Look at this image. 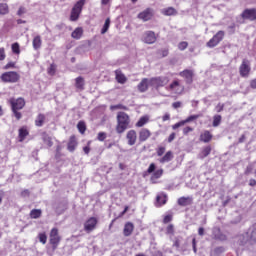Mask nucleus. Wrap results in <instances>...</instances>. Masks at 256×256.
I'll return each mask as SVG.
<instances>
[{
  "mask_svg": "<svg viewBox=\"0 0 256 256\" xmlns=\"http://www.w3.org/2000/svg\"><path fill=\"white\" fill-rule=\"evenodd\" d=\"M244 21H256V8H246L241 13Z\"/></svg>",
  "mask_w": 256,
  "mask_h": 256,
  "instance_id": "9",
  "label": "nucleus"
},
{
  "mask_svg": "<svg viewBox=\"0 0 256 256\" xmlns=\"http://www.w3.org/2000/svg\"><path fill=\"white\" fill-rule=\"evenodd\" d=\"M9 13V6L6 3L0 4V15H7Z\"/></svg>",
  "mask_w": 256,
  "mask_h": 256,
  "instance_id": "39",
  "label": "nucleus"
},
{
  "mask_svg": "<svg viewBox=\"0 0 256 256\" xmlns=\"http://www.w3.org/2000/svg\"><path fill=\"white\" fill-rule=\"evenodd\" d=\"M147 89H149V79L143 78L138 84V90L140 91V93H145Z\"/></svg>",
  "mask_w": 256,
  "mask_h": 256,
  "instance_id": "21",
  "label": "nucleus"
},
{
  "mask_svg": "<svg viewBox=\"0 0 256 256\" xmlns=\"http://www.w3.org/2000/svg\"><path fill=\"white\" fill-rule=\"evenodd\" d=\"M0 79L3 81V83H17V81L21 79V76L15 71H10L3 73L0 76Z\"/></svg>",
  "mask_w": 256,
  "mask_h": 256,
  "instance_id": "5",
  "label": "nucleus"
},
{
  "mask_svg": "<svg viewBox=\"0 0 256 256\" xmlns=\"http://www.w3.org/2000/svg\"><path fill=\"white\" fill-rule=\"evenodd\" d=\"M147 123H149V117L142 116L136 123V127H143L144 125H147Z\"/></svg>",
  "mask_w": 256,
  "mask_h": 256,
  "instance_id": "35",
  "label": "nucleus"
},
{
  "mask_svg": "<svg viewBox=\"0 0 256 256\" xmlns=\"http://www.w3.org/2000/svg\"><path fill=\"white\" fill-rule=\"evenodd\" d=\"M224 108H225V105L219 103V104L216 106V111H217V113H221V111H223Z\"/></svg>",
  "mask_w": 256,
  "mask_h": 256,
  "instance_id": "60",
  "label": "nucleus"
},
{
  "mask_svg": "<svg viewBox=\"0 0 256 256\" xmlns=\"http://www.w3.org/2000/svg\"><path fill=\"white\" fill-rule=\"evenodd\" d=\"M4 69H15V62H9L4 66Z\"/></svg>",
  "mask_w": 256,
  "mask_h": 256,
  "instance_id": "58",
  "label": "nucleus"
},
{
  "mask_svg": "<svg viewBox=\"0 0 256 256\" xmlns=\"http://www.w3.org/2000/svg\"><path fill=\"white\" fill-rule=\"evenodd\" d=\"M252 171H253V165L249 164V165L246 167L245 175H250V173H252Z\"/></svg>",
  "mask_w": 256,
  "mask_h": 256,
  "instance_id": "59",
  "label": "nucleus"
},
{
  "mask_svg": "<svg viewBox=\"0 0 256 256\" xmlns=\"http://www.w3.org/2000/svg\"><path fill=\"white\" fill-rule=\"evenodd\" d=\"M116 81L123 85L124 83H126L127 78L123 74H116Z\"/></svg>",
  "mask_w": 256,
  "mask_h": 256,
  "instance_id": "42",
  "label": "nucleus"
},
{
  "mask_svg": "<svg viewBox=\"0 0 256 256\" xmlns=\"http://www.w3.org/2000/svg\"><path fill=\"white\" fill-rule=\"evenodd\" d=\"M225 37V31L220 30L218 31L208 42L207 47H210V49H213V47H217L224 39Z\"/></svg>",
  "mask_w": 256,
  "mask_h": 256,
  "instance_id": "7",
  "label": "nucleus"
},
{
  "mask_svg": "<svg viewBox=\"0 0 256 256\" xmlns=\"http://www.w3.org/2000/svg\"><path fill=\"white\" fill-rule=\"evenodd\" d=\"M12 113L17 121H19L23 117V114H21V112H19L18 110L12 109Z\"/></svg>",
  "mask_w": 256,
  "mask_h": 256,
  "instance_id": "48",
  "label": "nucleus"
},
{
  "mask_svg": "<svg viewBox=\"0 0 256 256\" xmlns=\"http://www.w3.org/2000/svg\"><path fill=\"white\" fill-rule=\"evenodd\" d=\"M9 103L11 105V109H15L18 111H21V109H23V107H25V99L23 98H11L9 100Z\"/></svg>",
  "mask_w": 256,
  "mask_h": 256,
  "instance_id": "10",
  "label": "nucleus"
},
{
  "mask_svg": "<svg viewBox=\"0 0 256 256\" xmlns=\"http://www.w3.org/2000/svg\"><path fill=\"white\" fill-rule=\"evenodd\" d=\"M77 129H78L79 133H81L83 135V133H85V131H87V125H85V123L83 121H79L77 124Z\"/></svg>",
  "mask_w": 256,
  "mask_h": 256,
  "instance_id": "38",
  "label": "nucleus"
},
{
  "mask_svg": "<svg viewBox=\"0 0 256 256\" xmlns=\"http://www.w3.org/2000/svg\"><path fill=\"white\" fill-rule=\"evenodd\" d=\"M162 176H163V169H158V170H156V171H154V172L152 173V176H151V178H150V181H151L152 183H155V180L161 179Z\"/></svg>",
  "mask_w": 256,
  "mask_h": 256,
  "instance_id": "27",
  "label": "nucleus"
},
{
  "mask_svg": "<svg viewBox=\"0 0 256 256\" xmlns=\"http://www.w3.org/2000/svg\"><path fill=\"white\" fill-rule=\"evenodd\" d=\"M166 233L168 235H173V233H175V226H173V224H169L166 228Z\"/></svg>",
  "mask_w": 256,
  "mask_h": 256,
  "instance_id": "47",
  "label": "nucleus"
},
{
  "mask_svg": "<svg viewBox=\"0 0 256 256\" xmlns=\"http://www.w3.org/2000/svg\"><path fill=\"white\" fill-rule=\"evenodd\" d=\"M183 125H185V122L182 120V121H180V122H177L176 124H174L173 126H172V129H179V127H183Z\"/></svg>",
  "mask_w": 256,
  "mask_h": 256,
  "instance_id": "54",
  "label": "nucleus"
},
{
  "mask_svg": "<svg viewBox=\"0 0 256 256\" xmlns=\"http://www.w3.org/2000/svg\"><path fill=\"white\" fill-rule=\"evenodd\" d=\"M149 137H151V131H149V129L142 128L139 131L138 139H139L140 143H145V141H147V139H149Z\"/></svg>",
  "mask_w": 256,
  "mask_h": 256,
  "instance_id": "16",
  "label": "nucleus"
},
{
  "mask_svg": "<svg viewBox=\"0 0 256 256\" xmlns=\"http://www.w3.org/2000/svg\"><path fill=\"white\" fill-rule=\"evenodd\" d=\"M29 195H30V192H29V190H27V189H25V190H23V191L21 192V196H22V197H29Z\"/></svg>",
  "mask_w": 256,
  "mask_h": 256,
  "instance_id": "63",
  "label": "nucleus"
},
{
  "mask_svg": "<svg viewBox=\"0 0 256 256\" xmlns=\"http://www.w3.org/2000/svg\"><path fill=\"white\" fill-rule=\"evenodd\" d=\"M192 249H193L195 255H197V239H195V238L192 239Z\"/></svg>",
  "mask_w": 256,
  "mask_h": 256,
  "instance_id": "52",
  "label": "nucleus"
},
{
  "mask_svg": "<svg viewBox=\"0 0 256 256\" xmlns=\"http://www.w3.org/2000/svg\"><path fill=\"white\" fill-rule=\"evenodd\" d=\"M160 55L162 57H167L169 55V50L168 49L160 50Z\"/></svg>",
  "mask_w": 256,
  "mask_h": 256,
  "instance_id": "61",
  "label": "nucleus"
},
{
  "mask_svg": "<svg viewBox=\"0 0 256 256\" xmlns=\"http://www.w3.org/2000/svg\"><path fill=\"white\" fill-rule=\"evenodd\" d=\"M134 230H135V225L133 224V222H127L124 225V229H123L124 237H131V235H133Z\"/></svg>",
  "mask_w": 256,
  "mask_h": 256,
  "instance_id": "17",
  "label": "nucleus"
},
{
  "mask_svg": "<svg viewBox=\"0 0 256 256\" xmlns=\"http://www.w3.org/2000/svg\"><path fill=\"white\" fill-rule=\"evenodd\" d=\"M166 203H167V194L160 193L156 196V202H155L156 207H162V205H165Z\"/></svg>",
  "mask_w": 256,
  "mask_h": 256,
  "instance_id": "20",
  "label": "nucleus"
},
{
  "mask_svg": "<svg viewBox=\"0 0 256 256\" xmlns=\"http://www.w3.org/2000/svg\"><path fill=\"white\" fill-rule=\"evenodd\" d=\"M83 35V28H76L72 34H71V37L73 39H81V36Z\"/></svg>",
  "mask_w": 256,
  "mask_h": 256,
  "instance_id": "30",
  "label": "nucleus"
},
{
  "mask_svg": "<svg viewBox=\"0 0 256 256\" xmlns=\"http://www.w3.org/2000/svg\"><path fill=\"white\" fill-rule=\"evenodd\" d=\"M109 27H111V18H107L105 20V23L101 29V34L105 35V33H107L109 31Z\"/></svg>",
  "mask_w": 256,
  "mask_h": 256,
  "instance_id": "32",
  "label": "nucleus"
},
{
  "mask_svg": "<svg viewBox=\"0 0 256 256\" xmlns=\"http://www.w3.org/2000/svg\"><path fill=\"white\" fill-rule=\"evenodd\" d=\"M251 89H256V78L250 81Z\"/></svg>",
  "mask_w": 256,
  "mask_h": 256,
  "instance_id": "64",
  "label": "nucleus"
},
{
  "mask_svg": "<svg viewBox=\"0 0 256 256\" xmlns=\"http://www.w3.org/2000/svg\"><path fill=\"white\" fill-rule=\"evenodd\" d=\"M212 239H215V241H227V235L223 234L221 228L216 226L212 228Z\"/></svg>",
  "mask_w": 256,
  "mask_h": 256,
  "instance_id": "11",
  "label": "nucleus"
},
{
  "mask_svg": "<svg viewBox=\"0 0 256 256\" xmlns=\"http://www.w3.org/2000/svg\"><path fill=\"white\" fill-rule=\"evenodd\" d=\"M97 222V218L90 217L84 224L85 231H87L88 233H90V231H93V229L97 227Z\"/></svg>",
  "mask_w": 256,
  "mask_h": 256,
  "instance_id": "14",
  "label": "nucleus"
},
{
  "mask_svg": "<svg viewBox=\"0 0 256 256\" xmlns=\"http://www.w3.org/2000/svg\"><path fill=\"white\" fill-rule=\"evenodd\" d=\"M187 47H189V43H187V42H185V41L180 42V43L178 44V49H179L180 51H185V49H187Z\"/></svg>",
  "mask_w": 256,
  "mask_h": 256,
  "instance_id": "45",
  "label": "nucleus"
},
{
  "mask_svg": "<svg viewBox=\"0 0 256 256\" xmlns=\"http://www.w3.org/2000/svg\"><path fill=\"white\" fill-rule=\"evenodd\" d=\"M193 131V128L190 126H187L183 129V135H189Z\"/></svg>",
  "mask_w": 256,
  "mask_h": 256,
  "instance_id": "55",
  "label": "nucleus"
},
{
  "mask_svg": "<svg viewBox=\"0 0 256 256\" xmlns=\"http://www.w3.org/2000/svg\"><path fill=\"white\" fill-rule=\"evenodd\" d=\"M5 48H0V61H5Z\"/></svg>",
  "mask_w": 256,
  "mask_h": 256,
  "instance_id": "57",
  "label": "nucleus"
},
{
  "mask_svg": "<svg viewBox=\"0 0 256 256\" xmlns=\"http://www.w3.org/2000/svg\"><path fill=\"white\" fill-rule=\"evenodd\" d=\"M172 107H173V109H179V108L183 107V103L179 102V101L174 102V103H172Z\"/></svg>",
  "mask_w": 256,
  "mask_h": 256,
  "instance_id": "56",
  "label": "nucleus"
},
{
  "mask_svg": "<svg viewBox=\"0 0 256 256\" xmlns=\"http://www.w3.org/2000/svg\"><path fill=\"white\" fill-rule=\"evenodd\" d=\"M250 73H251V61H249L248 59H243L239 67L240 77H249Z\"/></svg>",
  "mask_w": 256,
  "mask_h": 256,
  "instance_id": "8",
  "label": "nucleus"
},
{
  "mask_svg": "<svg viewBox=\"0 0 256 256\" xmlns=\"http://www.w3.org/2000/svg\"><path fill=\"white\" fill-rule=\"evenodd\" d=\"M144 43H147L148 45H153L157 41V37H155V32L153 31H147L144 33L143 38Z\"/></svg>",
  "mask_w": 256,
  "mask_h": 256,
  "instance_id": "15",
  "label": "nucleus"
},
{
  "mask_svg": "<svg viewBox=\"0 0 256 256\" xmlns=\"http://www.w3.org/2000/svg\"><path fill=\"white\" fill-rule=\"evenodd\" d=\"M180 77H184L186 84L191 85V83H193V77H195V72L193 70L185 69L180 72Z\"/></svg>",
  "mask_w": 256,
  "mask_h": 256,
  "instance_id": "13",
  "label": "nucleus"
},
{
  "mask_svg": "<svg viewBox=\"0 0 256 256\" xmlns=\"http://www.w3.org/2000/svg\"><path fill=\"white\" fill-rule=\"evenodd\" d=\"M176 13H177V10H175V8L173 7H169L164 10V15H167V16L175 15Z\"/></svg>",
  "mask_w": 256,
  "mask_h": 256,
  "instance_id": "41",
  "label": "nucleus"
},
{
  "mask_svg": "<svg viewBox=\"0 0 256 256\" xmlns=\"http://www.w3.org/2000/svg\"><path fill=\"white\" fill-rule=\"evenodd\" d=\"M38 238H39L40 243H42V245H45V243H47V234L40 233L38 235Z\"/></svg>",
  "mask_w": 256,
  "mask_h": 256,
  "instance_id": "44",
  "label": "nucleus"
},
{
  "mask_svg": "<svg viewBox=\"0 0 256 256\" xmlns=\"http://www.w3.org/2000/svg\"><path fill=\"white\" fill-rule=\"evenodd\" d=\"M131 123V118L125 112H118L117 114V125H116V133L121 135L125 133L127 129H129V124Z\"/></svg>",
  "mask_w": 256,
  "mask_h": 256,
  "instance_id": "2",
  "label": "nucleus"
},
{
  "mask_svg": "<svg viewBox=\"0 0 256 256\" xmlns=\"http://www.w3.org/2000/svg\"><path fill=\"white\" fill-rule=\"evenodd\" d=\"M42 211L41 209H33L30 212L31 219H39L41 217Z\"/></svg>",
  "mask_w": 256,
  "mask_h": 256,
  "instance_id": "36",
  "label": "nucleus"
},
{
  "mask_svg": "<svg viewBox=\"0 0 256 256\" xmlns=\"http://www.w3.org/2000/svg\"><path fill=\"white\" fill-rule=\"evenodd\" d=\"M85 0L77 1L71 9L70 13V21H78L79 17L83 11V7H85Z\"/></svg>",
  "mask_w": 256,
  "mask_h": 256,
  "instance_id": "3",
  "label": "nucleus"
},
{
  "mask_svg": "<svg viewBox=\"0 0 256 256\" xmlns=\"http://www.w3.org/2000/svg\"><path fill=\"white\" fill-rule=\"evenodd\" d=\"M224 252H225V248H224L223 246L216 247V248L214 249V253H215L216 255H221V253H224Z\"/></svg>",
  "mask_w": 256,
  "mask_h": 256,
  "instance_id": "50",
  "label": "nucleus"
},
{
  "mask_svg": "<svg viewBox=\"0 0 256 256\" xmlns=\"http://www.w3.org/2000/svg\"><path fill=\"white\" fill-rule=\"evenodd\" d=\"M42 43L43 41L41 40V36L38 35L34 37L32 41L33 49H35V51H37L38 49H41Z\"/></svg>",
  "mask_w": 256,
  "mask_h": 256,
  "instance_id": "25",
  "label": "nucleus"
},
{
  "mask_svg": "<svg viewBox=\"0 0 256 256\" xmlns=\"http://www.w3.org/2000/svg\"><path fill=\"white\" fill-rule=\"evenodd\" d=\"M164 153H165V147L160 146V147L157 149V155H158V157L163 156Z\"/></svg>",
  "mask_w": 256,
  "mask_h": 256,
  "instance_id": "53",
  "label": "nucleus"
},
{
  "mask_svg": "<svg viewBox=\"0 0 256 256\" xmlns=\"http://www.w3.org/2000/svg\"><path fill=\"white\" fill-rule=\"evenodd\" d=\"M155 169H157V166L155 165V163H151L147 171L144 172L143 177H147L148 175H151V173H153Z\"/></svg>",
  "mask_w": 256,
  "mask_h": 256,
  "instance_id": "37",
  "label": "nucleus"
},
{
  "mask_svg": "<svg viewBox=\"0 0 256 256\" xmlns=\"http://www.w3.org/2000/svg\"><path fill=\"white\" fill-rule=\"evenodd\" d=\"M175 87H179V82L177 80H174L171 84H170V89H175Z\"/></svg>",
  "mask_w": 256,
  "mask_h": 256,
  "instance_id": "62",
  "label": "nucleus"
},
{
  "mask_svg": "<svg viewBox=\"0 0 256 256\" xmlns=\"http://www.w3.org/2000/svg\"><path fill=\"white\" fill-rule=\"evenodd\" d=\"M159 161L160 163H169V161H173V152H166V154Z\"/></svg>",
  "mask_w": 256,
  "mask_h": 256,
  "instance_id": "28",
  "label": "nucleus"
},
{
  "mask_svg": "<svg viewBox=\"0 0 256 256\" xmlns=\"http://www.w3.org/2000/svg\"><path fill=\"white\" fill-rule=\"evenodd\" d=\"M209 155H211V147L206 146L202 149L200 153V159H205V157H209Z\"/></svg>",
  "mask_w": 256,
  "mask_h": 256,
  "instance_id": "31",
  "label": "nucleus"
},
{
  "mask_svg": "<svg viewBox=\"0 0 256 256\" xmlns=\"http://www.w3.org/2000/svg\"><path fill=\"white\" fill-rule=\"evenodd\" d=\"M75 81L76 89H80V91H83V89H85V79L82 76H79L75 79Z\"/></svg>",
  "mask_w": 256,
  "mask_h": 256,
  "instance_id": "23",
  "label": "nucleus"
},
{
  "mask_svg": "<svg viewBox=\"0 0 256 256\" xmlns=\"http://www.w3.org/2000/svg\"><path fill=\"white\" fill-rule=\"evenodd\" d=\"M177 204L180 206V207H189V205H193V198L192 197H180L178 200H177Z\"/></svg>",
  "mask_w": 256,
  "mask_h": 256,
  "instance_id": "18",
  "label": "nucleus"
},
{
  "mask_svg": "<svg viewBox=\"0 0 256 256\" xmlns=\"http://www.w3.org/2000/svg\"><path fill=\"white\" fill-rule=\"evenodd\" d=\"M167 83H169V77L167 76L153 77L149 80L150 87H154L155 89H159V87H165Z\"/></svg>",
  "mask_w": 256,
  "mask_h": 256,
  "instance_id": "4",
  "label": "nucleus"
},
{
  "mask_svg": "<svg viewBox=\"0 0 256 256\" xmlns=\"http://www.w3.org/2000/svg\"><path fill=\"white\" fill-rule=\"evenodd\" d=\"M44 123H45V115L44 114H38V116L35 119L36 127H43Z\"/></svg>",
  "mask_w": 256,
  "mask_h": 256,
  "instance_id": "29",
  "label": "nucleus"
},
{
  "mask_svg": "<svg viewBox=\"0 0 256 256\" xmlns=\"http://www.w3.org/2000/svg\"><path fill=\"white\" fill-rule=\"evenodd\" d=\"M42 141L45 143V145H48V147H53V140L51 139V136L47 134V132L42 133Z\"/></svg>",
  "mask_w": 256,
  "mask_h": 256,
  "instance_id": "26",
  "label": "nucleus"
},
{
  "mask_svg": "<svg viewBox=\"0 0 256 256\" xmlns=\"http://www.w3.org/2000/svg\"><path fill=\"white\" fill-rule=\"evenodd\" d=\"M172 221H173V216L171 214L166 215L163 219V223L165 224L171 223Z\"/></svg>",
  "mask_w": 256,
  "mask_h": 256,
  "instance_id": "51",
  "label": "nucleus"
},
{
  "mask_svg": "<svg viewBox=\"0 0 256 256\" xmlns=\"http://www.w3.org/2000/svg\"><path fill=\"white\" fill-rule=\"evenodd\" d=\"M27 135H29V131L26 130V128H20L19 129V141H25V137H27Z\"/></svg>",
  "mask_w": 256,
  "mask_h": 256,
  "instance_id": "34",
  "label": "nucleus"
},
{
  "mask_svg": "<svg viewBox=\"0 0 256 256\" xmlns=\"http://www.w3.org/2000/svg\"><path fill=\"white\" fill-rule=\"evenodd\" d=\"M213 139V135L209 131H205L203 134L200 135V141L203 143H209Z\"/></svg>",
  "mask_w": 256,
  "mask_h": 256,
  "instance_id": "24",
  "label": "nucleus"
},
{
  "mask_svg": "<svg viewBox=\"0 0 256 256\" xmlns=\"http://www.w3.org/2000/svg\"><path fill=\"white\" fill-rule=\"evenodd\" d=\"M222 119H223V117H221V115H219V114L214 115L212 126L213 127H219L221 125Z\"/></svg>",
  "mask_w": 256,
  "mask_h": 256,
  "instance_id": "33",
  "label": "nucleus"
},
{
  "mask_svg": "<svg viewBox=\"0 0 256 256\" xmlns=\"http://www.w3.org/2000/svg\"><path fill=\"white\" fill-rule=\"evenodd\" d=\"M11 49H12V52L15 54V55H19V53H21V48L19 46V43L15 42L12 44L11 46Z\"/></svg>",
  "mask_w": 256,
  "mask_h": 256,
  "instance_id": "40",
  "label": "nucleus"
},
{
  "mask_svg": "<svg viewBox=\"0 0 256 256\" xmlns=\"http://www.w3.org/2000/svg\"><path fill=\"white\" fill-rule=\"evenodd\" d=\"M50 245H52V251H57V247L61 243V236H59V229L53 228L50 232Z\"/></svg>",
  "mask_w": 256,
  "mask_h": 256,
  "instance_id": "6",
  "label": "nucleus"
},
{
  "mask_svg": "<svg viewBox=\"0 0 256 256\" xmlns=\"http://www.w3.org/2000/svg\"><path fill=\"white\" fill-rule=\"evenodd\" d=\"M138 19L144 22L151 21V19H153V8H146L144 11L140 12Z\"/></svg>",
  "mask_w": 256,
  "mask_h": 256,
  "instance_id": "12",
  "label": "nucleus"
},
{
  "mask_svg": "<svg viewBox=\"0 0 256 256\" xmlns=\"http://www.w3.org/2000/svg\"><path fill=\"white\" fill-rule=\"evenodd\" d=\"M126 139L128 140V145L133 146L137 141V132L135 130L128 131L126 135Z\"/></svg>",
  "mask_w": 256,
  "mask_h": 256,
  "instance_id": "19",
  "label": "nucleus"
},
{
  "mask_svg": "<svg viewBox=\"0 0 256 256\" xmlns=\"http://www.w3.org/2000/svg\"><path fill=\"white\" fill-rule=\"evenodd\" d=\"M237 245L243 249H249L256 243V227L250 226L249 229L237 236Z\"/></svg>",
  "mask_w": 256,
  "mask_h": 256,
  "instance_id": "1",
  "label": "nucleus"
},
{
  "mask_svg": "<svg viewBox=\"0 0 256 256\" xmlns=\"http://www.w3.org/2000/svg\"><path fill=\"white\" fill-rule=\"evenodd\" d=\"M98 141H104L107 139V133L105 132H99L97 136Z\"/></svg>",
  "mask_w": 256,
  "mask_h": 256,
  "instance_id": "49",
  "label": "nucleus"
},
{
  "mask_svg": "<svg viewBox=\"0 0 256 256\" xmlns=\"http://www.w3.org/2000/svg\"><path fill=\"white\" fill-rule=\"evenodd\" d=\"M199 117H200L199 114L189 116L186 120H183L184 125L187 123H191V121H195V120L199 119Z\"/></svg>",
  "mask_w": 256,
  "mask_h": 256,
  "instance_id": "43",
  "label": "nucleus"
},
{
  "mask_svg": "<svg viewBox=\"0 0 256 256\" xmlns=\"http://www.w3.org/2000/svg\"><path fill=\"white\" fill-rule=\"evenodd\" d=\"M77 148V141L75 140V136H71L67 145V149L70 153H73Z\"/></svg>",
  "mask_w": 256,
  "mask_h": 256,
  "instance_id": "22",
  "label": "nucleus"
},
{
  "mask_svg": "<svg viewBox=\"0 0 256 256\" xmlns=\"http://www.w3.org/2000/svg\"><path fill=\"white\" fill-rule=\"evenodd\" d=\"M25 13H27V8L20 6L18 11H17V15L18 17H22L23 15H25Z\"/></svg>",
  "mask_w": 256,
  "mask_h": 256,
  "instance_id": "46",
  "label": "nucleus"
}]
</instances>
